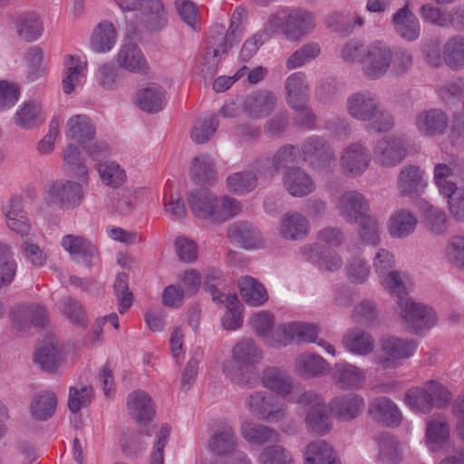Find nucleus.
I'll return each instance as SVG.
<instances>
[{"mask_svg": "<svg viewBox=\"0 0 464 464\" xmlns=\"http://www.w3.org/2000/svg\"><path fill=\"white\" fill-rule=\"evenodd\" d=\"M262 353L251 340H242L234 345L231 359L222 363V371L235 384L243 388H252L259 379L256 363Z\"/></svg>", "mask_w": 464, "mask_h": 464, "instance_id": "obj_1", "label": "nucleus"}, {"mask_svg": "<svg viewBox=\"0 0 464 464\" xmlns=\"http://www.w3.org/2000/svg\"><path fill=\"white\" fill-rule=\"evenodd\" d=\"M244 14L243 9H237L227 33L222 31L213 37L212 46L208 47L201 62L200 75L206 80H211L217 73L220 57L240 38V24L236 21L237 14Z\"/></svg>", "mask_w": 464, "mask_h": 464, "instance_id": "obj_2", "label": "nucleus"}, {"mask_svg": "<svg viewBox=\"0 0 464 464\" xmlns=\"http://www.w3.org/2000/svg\"><path fill=\"white\" fill-rule=\"evenodd\" d=\"M416 348L417 343L413 340L402 339L394 335L385 336L381 340L377 362L383 369L395 368L401 361L411 357Z\"/></svg>", "mask_w": 464, "mask_h": 464, "instance_id": "obj_3", "label": "nucleus"}, {"mask_svg": "<svg viewBox=\"0 0 464 464\" xmlns=\"http://www.w3.org/2000/svg\"><path fill=\"white\" fill-rule=\"evenodd\" d=\"M392 62V52L382 41H374L366 46L362 72L370 80H377L386 74Z\"/></svg>", "mask_w": 464, "mask_h": 464, "instance_id": "obj_4", "label": "nucleus"}, {"mask_svg": "<svg viewBox=\"0 0 464 464\" xmlns=\"http://www.w3.org/2000/svg\"><path fill=\"white\" fill-rule=\"evenodd\" d=\"M399 314L405 328L411 333L430 328L436 323L434 311L422 304L411 299L398 302Z\"/></svg>", "mask_w": 464, "mask_h": 464, "instance_id": "obj_5", "label": "nucleus"}, {"mask_svg": "<svg viewBox=\"0 0 464 464\" xmlns=\"http://www.w3.org/2000/svg\"><path fill=\"white\" fill-rule=\"evenodd\" d=\"M84 197L82 186L69 180L53 181L47 188L44 196L46 204L61 208H73L81 204Z\"/></svg>", "mask_w": 464, "mask_h": 464, "instance_id": "obj_6", "label": "nucleus"}, {"mask_svg": "<svg viewBox=\"0 0 464 464\" xmlns=\"http://www.w3.org/2000/svg\"><path fill=\"white\" fill-rule=\"evenodd\" d=\"M129 415L140 427L149 426L156 415V406L152 397L143 390H135L126 399Z\"/></svg>", "mask_w": 464, "mask_h": 464, "instance_id": "obj_7", "label": "nucleus"}, {"mask_svg": "<svg viewBox=\"0 0 464 464\" xmlns=\"http://www.w3.org/2000/svg\"><path fill=\"white\" fill-rule=\"evenodd\" d=\"M249 411L263 420L273 422L283 421L287 416V405H275L273 400L265 392H254L246 401Z\"/></svg>", "mask_w": 464, "mask_h": 464, "instance_id": "obj_8", "label": "nucleus"}, {"mask_svg": "<svg viewBox=\"0 0 464 464\" xmlns=\"http://www.w3.org/2000/svg\"><path fill=\"white\" fill-rule=\"evenodd\" d=\"M328 408L338 420L351 421L362 414L365 410V400L358 393H345L334 397L330 401Z\"/></svg>", "mask_w": 464, "mask_h": 464, "instance_id": "obj_9", "label": "nucleus"}, {"mask_svg": "<svg viewBox=\"0 0 464 464\" xmlns=\"http://www.w3.org/2000/svg\"><path fill=\"white\" fill-rule=\"evenodd\" d=\"M314 26L315 18L312 12L295 8L285 17L283 32L289 40L297 42L310 34Z\"/></svg>", "mask_w": 464, "mask_h": 464, "instance_id": "obj_10", "label": "nucleus"}, {"mask_svg": "<svg viewBox=\"0 0 464 464\" xmlns=\"http://www.w3.org/2000/svg\"><path fill=\"white\" fill-rule=\"evenodd\" d=\"M415 126L425 137L441 136L449 128V117L440 109L424 110L416 115Z\"/></svg>", "mask_w": 464, "mask_h": 464, "instance_id": "obj_11", "label": "nucleus"}, {"mask_svg": "<svg viewBox=\"0 0 464 464\" xmlns=\"http://www.w3.org/2000/svg\"><path fill=\"white\" fill-rule=\"evenodd\" d=\"M336 208L346 221L356 223L363 216L368 215L369 204L362 194L349 190L339 197Z\"/></svg>", "mask_w": 464, "mask_h": 464, "instance_id": "obj_12", "label": "nucleus"}, {"mask_svg": "<svg viewBox=\"0 0 464 464\" xmlns=\"http://www.w3.org/2000/svg\"><path fill=\"white\" fill-rule=\"evenodd\" d=\"M332 379L341 390L358 391L363 387L366 376L359 366L342 362L334 364Z\"/></svg>", "mask_w": 464, "mask_h": 464, "instance_id": "obj_13", "label": "nucleus"}, {"mask_svg": "<svg viewBox=\"0 0 464 464\" xmlns=\"http://www.w3.org/2000/svg\"><path fill=\"white\" fill-rule=\"evenodd\" d=\"M407 154L401 139L387 137L377 142L374 148L376 161L382 167L391 168L400 164Z\"/></svg>", "mask_w": 464, "mask_h": 464, "instance_id": "obj_14", "label": "nucleus"}, {"mask_svg": "<svg viewBox=\"0 0 464 464\" xmlns=\"http://www.w3.org/2000/svg\"><path fill=\"white\" fill-rule=\"evenodd\" d=\"M367 412L372 420L387 427L398 426L402 420L398 406L391 399L383 396L372 400Z\"/></svg>", "mask_w": 464, "mask_h": 464, "instance_id": "obj_15", "label": "nucleus"}, {"mask_svg": "<svg viewBox=\"0 0 464 464\" xmlns=\"http://www.w3.org/2000/svg\"><path fill=\"white\" fill-rule=\"evenodd\" d=\"M372 155L370 150L361 143H352L347 146L341 156L340 164L342 169L353 175L357 176L364 172L371 162Z\"/></svg>", "mask_w": 464, "mask_h": 464, "instance_id": "obj_16", "label": "nucleus"}, {"mask_svg": "<svg viewBox=\"0 0 464 464\" xmlns=\"http://www.w3.org/2000/svg\"><path fill=\"white\" fill-rule=\"evenodd\" d=\"M378 96L369 91L353 93L347 100V111L354 119L370 121L380 106Z\"/></svg>", "mask_w": 464, "mask_h": 464, "instance_id": "obj_17", "label": "nucleus"}, {"mask_svg": "<svg viewBox=\"0 0 464 464\" xmlns=\"http://www.w3.org/2000/svg\"><path fill=\"white\" fill-rule=\"evenodd\" d=\"M284 188L293 197L303 198L313 193L315 183L301 168H287L282 176Z\"/></svg>", "mask_w": 464, "mask_h": 464, "instance_id": "obj_18", "label": "nucleus"}, {"mask_svg": "<svg viewBox=\"0 0 464 464\" xmlns=\"http://www.w3.org/2000/svg\"><path fill=\"white\" fill-rule=\"evenodd\" d=\"M64 66L63 90L66 94H70L84 83L88 72V61L86 58L68 54L64 57Z\"/></svg>", "mask_w": 464, "mask_h": 464, "instance_id": "obj_19", "label": "nucleus"}, {"mask_svg": "<svg viewBox=\"0 0 464 464\" xmlns=\"http://www.w3.org/2000/svg\"><path fill=\"white\" fill-rule=\"evenodd\" d=\"M427 187L424 171L416 165H405L399 172L397 188L401 197L420 194Z\"/></svg>", "mask_w": 464, "mask_h": 464, "instance_id": "obj_20", "label": "nucleus"}, {"mask_svg": "<svg viewBox=\"0 0 464 464\" xmlns=\"http://www.w3.org/2000/svg\"><path fill=\"white\" fill-rule=\"evenodd\" d=\"M304 159L316 169L330 168L334 162V152L320 138H310L302 147Z\"/></svg>", "mask_w": 464, "mask_h": 464, "instance_id": "obj_21", "label": "nucleus"}, {"mask_svg": "<svg viewBox=\"0 0 464 464\" xmlns=\"http://www.w3.org/2000/svg\"><path fill=\"white\" fill-rule=\"evenodd\" d=\"M392 23L395 32L409 42L415 41L420 33V24L411 11L409 3L399 8L392 15Z\"/></svg>", "mask_w": 464, "mask_h": 464, "instance_id": "obj_22", "label": "nucleus"}, {"mask_svg": "<svg viewBox=\"0 0 464 464\" xmlns=\"http://www.w3.org/2000/svg\"><path fill=\"white\" fill-rule=\"evenodd\" d=\"M262 160L253 162L251 169H244L232 173L226 179V186L229 192L237 195H244L253 191L257 187V176L255 171H259Z\"/></svg>", "mask_w": 464, "mask_h": 464, "instance_id": "obj_23", "label": "nucleus"}, {"mask_svg": "<svg viewBox=\"0 0 464 464\" xmlns=\"http://www.w3.org/2000/svg\"><path fill=\"white\" fill-rule=\"evenodd\" d=\"M277 98L270 91L263 90L247 96L244 102V110L255 119L268 116L276 107Z\"/></svg>", "mask_w": 464, "mask_h": 464, "instance_id": "obj_24", "label": "nucleus"}, {"mask_svg": "<svg viewBox=\"0 0 464 464\" xmlns=\"http://www.w3.org/2000/svg\"><path fill=\"white\" fill-rule=\"evenodd\" d=\"M450 439V427L442 418L430 420L426 424L425 443L432 452L448 447Z\"/></svg>", "mask_w": 464, "mask_h": 464, "instance_id": "obj_25", "label": "nucleus"}, {"mask_svg": "<svg viewBox=\"0 0 464 464\" xmlns=\"http://www.w3.org/2000/svg\"><path fill=\"white\" fill-rule=\"evenodd\" d=\"M188 205L193 213L201 218L215 219L216 208L218 207V198L208 188L192 192L188 197Z\"/></svg>", "mask_w": 464, "mask_h": 464, "instance_id": "obj_26", "label": "nucleus"}, {"mask_svg": "<svg viewBox=\"0 0 464 464\" xmlns=\"http://www.w3.org/2000/svg\"><path fill=\"white\" fill-rule=\"evenodd\" d=\"M287 102L294 110H303L304 102H307L308 83L303 72L290 74L285 83Z\"/></svg>", "mask_w": 464, "mask_h": 464, "instance_id": "obj_27", "label": "nucleus"}, {"mask_svg": "<svg viewBox=\"0 0 464 464\" xmlns=\"http://www.w3.org/2000/svg\"><path fill=\"white\" fill-rule=\"evenodd\" d=\"M63 361V351L53 339L44 342L34 353V362L45 372H55Z\"/></svg>", "mask_w": 464, "mask_h": 464, "instance_id": "obj_28", "label": "nucleus"}, {"mask_svg": "<svg viewBox=\"0 0 464 464\" xmlns=\"http://www.w3.org/2000/svg\"><path fill=\"white\" fill-rule=\"evenodd\" d=\"M261 381L264 387L283 398L287 397L294 388L293 380L289 374L276 367L265 369Z\"/></svg>", "mask_w": 464, "mask_h": 464, "instance_id": "obj_29", "label": "nucleus"}, {"mask_svg": "<svg viewBox=\"0 0 464 464\" xmlns=\"http://www.w3.org/2000/svg\"><path fill=\"white\" fill-rule=\"evenodd\" d=\"M228 237L231 241L246 249L260 247L264 243L260 231L252 224L244 221L233 224Z\"/></svg>", "mask_w": 464, "mask_h": 464, "instance_id": "obj_30", "label": "nucleus"}, {"mask_svg": "<svg viewBox=\"0 0 464 464\" xmlns=\"http://www.w3.org/2000/svg\"><path fill=\"white\" fill-rule=\"evenodd\" d=\"M310 231L308 219L298 212L286 213L281 220L279 234L282 237L298 240L305 237Z\"/></svg>", "mask_w": 464, "mask_h": 464, "instance_id": "obj_31", "label": "nucleus"}, {"mask_svg": "<svg viewBox=\"0 0 464 464\" xmlns=\"http://www.w3.org/2000/svg\"><path fill=\"white\" fill-rule=\"evenodd\" d=\"M210 450L217 456L226 458L237 450V438L235 429L230 425L219 428L208 442Z\"/></svg>", "mask_w": 464, "mask_h": 464, "instance_id": "obj_32", "label": "nucleus"}, {"mask_svg": "<svg viewBox=\"0 0 464 464\" xmlns=\"http://www.w3.org/2000/svg\"><path fill=\"white\" fill-rule=\"evenodd\" d=\"M96 133V129L91 119L84 114L72 116L65 127V135L67 138L76 140L85 146V143L91 141Z\"/></svg>", "mask_w": 464, "mask_h": 464, "instance_id": "obj_33", "label": "nucleus"}, {"mask_svg": "<svg viewBox=\"0 0 464 464\" xmlns=\"http://www.w3.org/2000/svg\"><path fill=\"white\" fill-rule=\"evenodd\" d=\"M118 63L122 68L131 72L147 75L150 72V68L140 50L132 42L122 45Z\"/></svg>", "mask_w": 464, "mask_h": 464, "instance_id": "obj_34", "label": "nucleus"}, {"mask_svg": "<svg viewBox=\"0 0 464 464\" xmlns=\"http://www.w3.org/2000/svg\"><path fill=\"white\" fill-rule=\"evenodd\" d=\"M343 346L352 353L366 356L373 352L374 338L366 331L354 328L347 331L343 337Z\"/></svg>", "mask_w": 464, "mask_h": 464, "instance_id": "obj_35", "label": "nucleus"}, {"mask_svg": "<svg viewBox=\"0 0 464 464\" xmlns=\"http://www.w3.org/2000/svg\"><path fill=\"white\" fill-rule=\"evenodd\" d=\"M167 21V12L161 0H143L140 8V23L148 30H160Z\"/></svg>", "mask_w": 464, "mask_h": 464, "instance_id": "obj_36", "label": "nucleus"}, {"mask_svg": "<svg viewBox=\"0 0 464 464\" xmlns=\"http://www.w3.org/2000/svg\"><path fill=\"white\" fill-rule=\"evenodd\" d=\"M126 181V172L118 168V213L121 215L130 213L137 205L138 197L145 192L141 188L125 186Z\"/></svg>", "mask_w": 464, "mask_h": 464, "instance_id": "obj_37", "label": "nucleus"}, {"mask_svg": "<svg viewBox=\"0 0 464 464\" xmlns=\"http://www.w3.org/2000/svg\"><path fill=\"white\" fill-rule=\"evenodd\" d=\"M325 24L334 32L349 34L355 25L362 26L363 20L355 12L335 10L325 17Z\"/></svg>", "mask_w": 464, "mask_h": 464, "instance_id": "obj_38", "label": "nucleus"}, {"mask_svg": "<svg viewBox=\"0 0 464 464\" xmlns=\"http://www.w3.org/2000/svg\"><path fill=\"white\" fill-rule=\"evenodd\" d=\"M11 317L14 325L22 330L31 323L35 325H44L47 314L45 309L38 304L30 306L18 305L13 308Z\"/></svg>", "mask_w": 464, "mask_h": 464, "instance_id": "obj_39", "label": "nucleus"}, {"mask_svg": "<svg viewBox=\"0 0 464 464\" xmlns=\"http://www.w3.org/2000/svg\"><path fill=\"white\" fill-rule=\"evenodd\" d=\"M241 435L250 444L263 445L279 440L278 432L271 427L245 421L241 425Z\"/></svg>", "mask_w": 464, "mask_h": 464, "instance_id": "obj_40", "label": "nucleus"}, {"mask_svg": "<svg viewBox=\"0 0 464 464\" xmlns=\"http://www.w3.org/2000/svg\"><path fill=\"white\" fill-rule=\"evenodd\" d=\"M26 79L29 82L37 81L48 73V62L44 52L39 45H33L25 53Z\"/></svg>", "mask_w": 464, "mask_h": 464, "instance_id": "obj_41", "label": "nucleus"}, {"mask_svg": "<svg viewBox=\"0 0 464 464\" xmlns=\"http://www.w3.org/2000/svg\"><path fill=\"white\" fill-rule=\"evenodd\" d=\"M7 227L22 237L29 234L31 226L23 210L22 200L19 198H12L5 208Z\"/></svg>", "mask_w": 464, "mask_h": 464, "instance_id": "obj_42", "label": "nucleus"}, {"mask_svg": "<svg viewBox=\"0 0 464 464\" xmlns=\"http://www.w3.org/2000/svg\"><path fill=\"white\" fill-rule=\"evenodd\" d=\"M378 448V459L384 464H399L403 454L401 443L390 434H381L375 438Z\"/></svg>", "mask_w": 464, "mask_h": 464, "instance_id": "obj_43", "label": "nucleus"}, {"mask_svg": "<svg viewBox=\"0 0 464 464\" xmlns=\"http://www.w3.org/2000/svg\"><path fill=\"white\" fill-rule=\"evenodd\" d=\"M116 39V30L112 22L102 21L94 29L92 38V49L99 53L111 50Z\"/></svg>", "mask_w": 464, "mask_h": 464, "instance_id": "obj_44", "label": "nucleus"}, {"mask_svg": "<svg viewBox=\"0 0 464 464\" xmlns=\"http://www.w3.org/2000/svg\"><path fill=\"white\" fill-rule=\"evenodd\" d=\"M295 369L301 377L314 378L325 373L328 363L320 355L303 353L295 359Z\"/></svg>", "mask_w": 464, "mask_h": 464, "instance_id": "obj_45", "label": "nucleus"}, {"mask_svg": "<svg viewBox=\"0 0 464 464\" xmlns=\"http://www.w3.org/2000/svg\"><path fill=\"white\" fill-rule=\"evenodd\" d=\"M18 36L26 42H34L40 38L44 32V24L38 14L26 13L20 15L15 22Z\"/></svg>", "mask_w": 464, "mask_h": 464, "instance_id": "obj_46", "label": "nucleus"}, {"mask_svg": "<svg viewBox=\"0 0 464 464\" xmlns=\"http://www.w3.org/2000/svg\"><path fill=\"white\" fill-rule=\"evenodd\" d=\"M241 297L251 306L264 304L268 295L266 288L251 276H244L238 281Z\"/></svg>", "mask_w": 464, "mask_h": 464, "instance_id": "obj_47", "label": "nucleus"}, {"mask_svg": "<svg viewBox=\"0 0 464 464\" xmlns=\"http://www.w3.org/2000/svg\"><path fill=\"white\" fill-rule=\"evenodd\" d=\"M417 223V218L412 213L401 209L391 217L388 230L392 237L401 238L411 234Z\"/></svg>", "mask_w": 464, "mask_h": 464, "instance_id": "obj_48", "label": "nucleus"}, {"mask_svg": "<svg viewBox=\"0 0 464 464\" xmlns=\"http://www.w3.org/2000/svg\"><path fill=\"white\" fill-rule=\"evenodd\" d=\"M190 174L198 182H211L217 179L218 171L214 159L209 154H200L191 161Z\"/></svg>", "mask_w": 464, "mask_h": 464, "instance_id": "obj_49", "label": "nucleus"}, {"mask_svg": "<svg viewBox=\"0 0 464 464\" xmlns=\"http://www.w3.org/2000/svg\"><path fill=\"white\" fill-rule=\"evenodd\" d=\"M135 102L146 112H158L163 109L164 93L159 87H147L136 92Z\"/></svg>", "mask_w": 464, "mask_h": 464, "instance_id": "obj_50", "label": "nucleus"}, {"mask_svg": "<svg viewBox=\"0 0 464 464\" xmlns=\"http://www.w3.org/2000/svg\"><path fill=\"white\" fill-rule=\"evenodd\" d=\"M56 405L55 394L50 391H44L33 398L30 407L31 413L34 419L45 420L54 413Z\"/></svg>", "mask_w": 464, "mask_h": 464, "instance_id": "obj_51", "label": "nucleus"}, {"mask_svg": "<svg viewBox=\"0 0 464 464\" xmlns=\"http://www.w3.org/2000/svg\"><path fill=\"white\" fill-rule=\"evenodd\" d=\"M45 120L42 106L35 102L24 103L15 113V123L24 129H32Z\"/></svg>", "mask_w": 464, "mask_h": 464, "instance_id": "obj_52", "label": "nucleus"}, {"mask_svg": "<svg viewBox=\"0 0 464 464\" xmlns=\"http://www.w3.org/2000/svg\"><path fill=\"white\" fill-rule=\"evenodd\" d=\"M306 464H340L333 449L324 441L317 440L307 445Z\"/></svg>", "mask_w": 464, "mask_h": 464, "instance_id": "obj_53", "label": "nucleus"}, {"mask_svg": "<svg viewBox=\"0 0 464 464\" xmlns=\"http://www.w3.org/2000/svg\"><path fill=\"white\" fill-rule=\"evenodd\" d=\"M404 400L406 404L415 412L430 414L432 411L431 400L424 384L408 390Z\"/></svg>", "mask_w": 464, "mask_h": 464, "instance_id": "obj_54", "label": "nucleus"}, {"mask_svg": "<svg viewBox=\"0 0 464 464\" xmlns=\"http://www.w3.org/2000/svg\"><path fill=\"white\" fill-rule=\"evenodd\" d=\"M444 61L452 69L464 66V38H450L444 45Z\"/></svg>", "mask_w": 464, "mask_h": 464, "instance_id": "obj_55", "label": "nucleus"}, {"mask_svg": "<svg viewBox=\"0 0 464 464\" xmlns=\"http://www.w3.org/2000/svg\"><path fill=\"white\" fill-rule=\"evenodd\" d=\"M305 423L307 429L315 434L324 435L328 432L331 429V423L325 403L319 408L308 411Z\"/></svg>", "mask_w": 464, "mask_h": 464, "instance_id": "obj_56", "label": "nucleus"}, {"mask_svg": "<svg viewBox=\"0 0 464 464\" xmlns=\"http://www.w3.org/2000/svg\"><path fill=\"white\" fill-rule=\"evenodd\" d=\"M218 127V121L216 116L210 115L198 119L192 130L191 139L198 144L208 141L214 135Z\"/></svg>", "mask_w": 464, "mask_h": 464, "instance_id": "obj_57", "label": "nucleus"}, {"mask_svg": "<svg viewBox=\"0 0 464 464\" xmlns=\"http://www.w3.org/2000/svg\"><path fill=\"white\" fill-rule=\"evenodd\" d=\"M258 464H294L290 452L281 445L267 446L257 457Z\"/></svg>", "mask_w": 464, "mask_h": 464, "instance_id": "obj_58", "label": "nucleus"}, {"mask_svg": "<svg viewBox=\"0 0 464 464\" xmlns=\"http://www.w3.org/2000/svg\"><path fill=\"white\" fill-rule=\"evenodd\" d=\"M61 244L72 256H93L96 253V247L82 237L67 235L63 237Z\"/></svg>", "mask_w": 464, "mask_h": 464, "instance_id": "obj_59", "label": "nucleus"}, {"mask_svg": "<svg viewBox=\"0 0 464 464\" xmlns=\"http://www.w3.org/2000/svg\"><path fill=\"white\" fill-rule=\"evenodd\" d=\"M456 161L450 160V163H438L434 166V181L440 194L449 192L450 188L457 186L450 179L453 177Z\"/></svg>", "mask_w": 464, "mask_h": 464, "instance_id": "obj_60", "label": "nucleus"}, {"mask_svg": "<svg viewBox=\"0 0 464 464\" xmlns=\"http://www.w3.org/2000/svg\"><path fill=\"white\" fill-rule=\"evenodd\" d=\"M419 14L424 22L439 26H447L453 20L452 12L434 6L430 3L422 5Z\"/></svg>", "mask_w": 464, "mask_h": 464, "instance_id": "obj_61", "label": "nucleus"}, {"mask_svg": "<svg viewBox=\"0 0 464 464\" xmlns=\"http://www.w3.org/2000/svg\"><path fill=\"white\" fill-rule=\"evenodd\" d=\"M424 386L431 400L432 410L435 407L444 409L451 401L452 394L442 383L430 380L424 382Z\"/></svg>", "mask_w": 464, "mask_h": 464, "instance_id": "obj_62", "label": "nucleus"}, {"mask_svg": "<svg viewBox=\"0 0 464 464\" xmlns=\"http://www.w3.org/2000/svg\"><path fill=\"white\" fill-rule=\"evenodd\" d=\"M447 199L450 214L457 220L464 219V187H454L440 194Z\"/></svg>", "mask_w": 464, "mask_h": 464, "instance_id": "obj_63", "label": "nucleus"}, {"mask_svg": "<svg viewBox=\"0 0 464 464\" xmlns=\"http://www.w3.org/2000/svg\"><path fill=\"white\" fill-rule=\"evenodd\" d=\"M445 257L452 266L464 269V237H451L445 248Z\"/></svg>", "mask_w": 464, "mask_h": 464, "instance_id": "obj_64", "label": "nucleus"}]
</instances>
